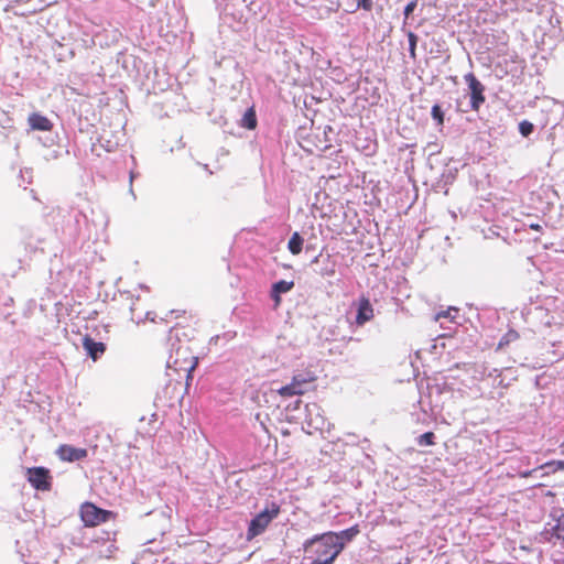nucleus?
<instances>
[{
	"instance_id": "nucleus-17",
	"label": "nucleus",
	"mask_w": 564,
	"mask_h": 564,
	"mask_svg": "<svg viewBox=\"0 0 564 564\" xmlns=\"http://www.w3.org/2000/svg\"><path fill=\"white\" fill-rule=\"evenodd\" d=\"M28 124L33 131L51 132L54 123L41 112H32L28 117Z\"/></svg>"
},
{
	"instance_id": "nucleus-2",
	"label": "nucleus",
	"mask_w": 564,
	"mask_h": 564,
	"mask_svg": "<svg viewBox=\"0 0 564 564\" xmlns=\"http://www.w3.org/2000/svg\"><path fill=\"white\" fill-rule=\"evenodd\" d=\"M329 532L314 534L302 544L303 558L301 564H334L340 555Z\"/></svg>"
},
{
	"instance_id": "nucleus-30",
	"label": "nucleus",
	"mask_w": 564,
	"mask_h": 564,
	"mask_svg": "<svg viewBox=\"0 0 564 564\" xmlns=\"http://www.w3.org/2000/svg\"><path fill=\"white\" fill-rule=\"evenodd\" d=\"M408 42H409V54H410V57L415 59L416 58V45H417V42H419V36L412 32V31H409L408 32Z\"/></svg>"
},
{
	"instance_id": "nucleus-41",
	"label": "nucleus",
	"mask_w": 564,
	"mask_h": 564,
	"mask_svg": "<svg viewBox=\"0 0 564 564\" xmlns=\"http://www.w3.org/2000/svg\"><path fill=\"white\" fill-rule=\"evenodd\" d=\"M377 144L373 143L372 145L368 144L365 147V150L367 151V155H372L376 152Z\"/></svg>"
},
{
	"instance_id": "nucleus-58",
	"label": "nucleus",
	"mask_w": 564,
	"mask_h": 564,
	"mask_svg": "<svg viewBox=\"0 0 564 564\" xmlns=\"http://www.w3.org/2000/svg\"><path fill=\"white\" fill-rule=\"evenodd\" d=\"M175 338H176V340L180 341V337H178V333L177 332L175 333Z\"/></svg>"
},
{
	"instance_id": "nucleus-27",
	"label": "nucleus",
	"mask_w": 564,
	"mask_h": 564,
	"mask_svg": "<svg viewBox=\"0 0 564 564\" xmlns=\"http://www.w3.org/2000/svg\"><path fill=\"white\" fill-rule=\"evenodd\" d=\"M519 333L514 329H509L499 340L497 349H502L509 346L511 343L519 339Z\"/></svg>"
},
{
	"instance_id": "nucleus-21",
	"label": "nucleus",
	"mask_w": 564,
	"mask_h": 564,
	"mask_svg": "<svg viewBox=\"0 0 564 564\" xmlns=\"http://www.w3.org/2000/svg\"><path fill=\"white\" fill-rule=\"evenodd\" d=\"M431 118L433 120L434 127L442 131L445 123L446 113H444V110L442 109V106L433 105L431 108Z\"/></svg>"
},
{
	"instance_id": "nucleus-1",
	"label": "nucleus",
	"mask_w": 564,
	"mask_h": 564,
	"mask_svg": "<svg viewBox=\"0 0 564 564\" xmlns=\"http://www.w3.org/2000/svg\"><path fill=\"white\" fill-rule=\"evenodd\" d=\"M65 218L67 224L63 227V236L67 241L78 238L90 239L93 229L106 225L105 215H96L94 209H90V216L83 210L72 209Z\"/></svg>"
},
{
	"instance_id": "nucleus-57",
	"label": "nucleus",
	"mask_w": 564,
	"mask_h": 564,
	"mask_svg": "<svg viewBox=\"0 0 564 564\" xmlns=\"http://www.w3.org/2000/svg\"><path fill=\"white\" fill-rule=\"evenodd\" d=\"M451 215H452L453 218H456L455 212H451Z\"/></svg>"
},
{
	"instance_id": "nucleus-36",
	"label": "nucleus",
	"mask_w": 564,
	"mask_h": 564,
	"mask_svg": "<svg viewBox=\"0 0 564 564\" xmlns=\"http://www.w3.org/2000/svg\"><path fill=\"white\" fill-rule=\"evenodd\" d=\"M416 6H417L416 0H413V1H410L406 3V6L403 9V14H404L405 19H409L413 14Z\"/></svg>"
},
{
	"instance_id": "nucleus-49",
	"label": "nucleus",
	"mask_w": 564,
	"mask_h": 564,
	"mask_svg": "<svg viewBox=\"0 0 564 564\" xmlns=\"http://www.w3.org/2000/svg\"><path fill=\"white\" fill-rule=\"evenodd\" d=\"M197 364V357H194V362L193 365H191V368L188 370H192L194 368V366H196Z\"/></svg>"
},
{
	"instance_id": "nucleus-45",
	"label": "nucleus",
	"mask_w": 564,
	"mask_h": 564,
	"mask_svg": "<svg viewBox=\"0 0 564 564\" xmlns=\"http://www.w3.org/2000/svg\"><path fill=\"white\" fill-rule=\"evenodd\" d=\"M530 228H531L532 230H535V231H541V230H542V226H541V225H539V224H532V225L530 226Z\"/></svg>"
},
{
	"instance_id": "nucleus-55",
	"label": "nucleus",
	"mask_w": 564,
	"mask_h": 564,
	"mask_svg": "<svg viewBox=\"0 0 564 564\" xmlns=\"http://www.w3.org/2000/svg\"><path fill=\"white\" fill-rule=\"evenodd\" d=\"M169 339H170V340H172V339H173V329L170 332V338H169Z\"/></svg>"
},
{
	"instance_id": "nucleus-46",
	"label": "nucleus",
	"mask_w": 564,
	"mask_h": 564,
	"mask_svg": "<svg viewBox=\"0 0 564 564\" xmlns=\"http://www.w3.org/2000/svg\"><path fill=\"white\" fill-rule=\"evenodd\" d=\"M414 154H415L414 149L410 150V153H409V160H406V163H409V161H411V162L413 161V156H414Z\"/></svg>"
},
{
	"instance_id": "nucleus-54",
	"label": "nucleus",
	"mask_w": 564,
	"mask_h": 564,
	"mask_svg": "<svg viewBox=\"0 0 564 564\" xmlns=\"http://www.w3.org/2000/svg\"><path fill=\"white\" fill-rule=\"evenodd\" d=\"M140 288L143 289V290H149V288L144 284H140Z\"/></svg>"
},
{
	"instance_id": "nucleus-25",
	"label": "nucleus",
	"mask_w": 564,
	"mask_h": 564,
	"mask_svg": "<svg viewBox=\"0 0 564 564\" xmlns=\"http://www.w3.org/2000/svg\"><path fill=\"white\" fill-rule=\"evenodd\" d=\"M305 391V388H296L292 381L276 390V392L283 398L302 395Z\"/></svg>"
},
{
	"instance_id": "nucleus-22",
	"label": "nucleus",
	"mask_w": 564,
	"mask_h": 564,
	"mask_svg": "<svg viewBox=\"0 0 564 564\" xmlns=\"http://www.w3.org/2000/svg\"><path fill=\"white\" fill-rule=\"evenodd\" d=\"M171 346H172V348H171V354H170V357L167 360V367H171L172 362L175 366H177L180 364L181 358H183L184 360H186V358H187V356H186L187 350H188L187 347H183L182 345H178V347L176 349H174V346H175L174 343H172Z\"/></svg>"
},
{
	"instance_id": "nucleus-19",
	"label": "nucleus",
	"mask_w": 564,
	"mask_h": 564,
	"mask_svg": "<svg viewBox=\"0 0 564 564\" xmlns=\"http://www.w3.org/2000/svg\"><path fill=\"white\" fill-rule=\"evenodd\" d=\"M544 469L545 473L543 475H549L551 473H556L557 470H564V460H551L543 465H541L538 468L524 471L522 474V477H530L533 476L536 471Z\"/></svg>"
},
{
	"instance_id": "nucleus-18",
	"label": "nucleus",
	"mask_w": 564,
	"mask_h": 564,
	"mask_svg": "<svg viewBox=\"0 0 564 564\" xmlns=\"http://www.w3.org/2000/svg\"><path fill=\"white\" fill-rule=\"evenodd\" d=\"M54 55L58 62H67L75 57V47L68 43L56 42L53 45Z\"/></svg>"
},
{
	"instance_id": "nucleus-7",
	"label": "nucleus",
	"mask_w": 564,
	"mask_h": 564,
	"mask_svg": "<svg viewBox=\"0 0 564 564\" xmlns=\"http://www.w3.org/2000/svg\"><path fill=\"white\" fill-rule=\"evenodd\" d=\"M524 61L521 59L518 55H513L510 57H503L501 61L497 62L494 66L495 76L499 79L503 78L507 75L518 76L522 73L524 68Z\"/></svg>"
},
{
	"instance_id": "nucleus-50",
	"label": "nucleus",
	"mask_w": 564,
	"mask_h": 564,
	"mask_svg": "<svg viewBox=\"0 0 564 564\" xmlns=\"http://www.w3.org/2000/svg\"><path fill=\"white\" fill-rule=\"evenodd\" d=\"M197 364V357H194V362L193 365H191V368L188 370H192L194 368V366H196Z\"/></svg>"
},
{
	"instance_id": "nucleus-35",
	"label": "nucleus",
	"mask_w": 564,
	"mask_h": 564,
	"mask_svg": "<svg viewBox=\"0 0 564 564\" xmlns=\"http://www.w3.org/2000/svg\"><path fill=\"white\" fill-rule=\"evenodd\" d=\"M517 6H521L523 9L529 11L532 10L533 6H538L540 0H513Z\"/></svg>"
},
{
	"instance_id": "nucleus-38",
	"label": "nucleus",
	"mask_w": 564,
	"mask_h": 564,
	"mask_svg": "<svg viewBox=\"0 0 564 564\" xmlns=\"http://www.w3.org/2000/svg\"><path fill=\"white\" fill-rule=\"evenodd\" d=\"M336 328H337V327H336V326H334V327H329V328H327V329L325 330V335H326V339H327V340H328V339H330V337H332V339H336V338H335V337L337 336Z\"/></svg>"
},
{
	"instance_id": "nucleus-20",
	"label": "nucleus",
	"mask_w": 564,
	"mask_h": 564,
	"mask_svg": "<svg viewBox=\"0 0 564 564\" xmlns=\"http://www.w3.org/2000/svg\"><path fill=\"white\" fill-rule=\"evenodd\" d=\"M239 126L247 130H256L258 127V117L254 106L246 109L241 119L239 120Z\"/></svg>"
},
{
	"instance_id": "nucleus-37",
	"label": "nucleus",
	"mask_w": 564,
	"mask_h": 564,
	"mask_svg": "<svg viewBox=\"0 0 564 564\" xmlns=\"http://www.w3.org/2000/svg\"><path fill=\"white\" fill-rule=\"evenodd\" d=\"M302 403H303V402H302V400L297 398V399H295V400L291 401V402L285 406V410H286V411H291V412H293V411H297V410H300V409H301Z\"/></svg>"
},
{
	"instance_id": "nucleus-16",
	"label": "nucleus",
	"mask_w": 564,
	"mask_h": 564,
	"mask_svg": "<svg viewBox=\"0 0 564 564\" xmlns=\"http://www.w3.org/2000/svg\"><path fill=\"white\" fill-rule=\"evenodd\" d=\"M293 288L294 281L279 280L271 284L269 295L275 308L280 306L282 295L289 293Z\"/></svg>"
},
{
	"instance_id": "nucleus-47",
	"label": "nucleus",
	"mask_w": 564,
	"mask_h": 564,
	"mask_svg": "<svg viewBox=\"0 0 564 564\" xmlns=\"http://www.w3.org/2000/svg\"><path fill=\"white\" fill-rule=\"evenodd\" d=\"M555 539H556V540H561V541L563 542V544H564V532H560V533L554 538V540H555Z\"/></svg>"
},
{
	"instance_id": "nucleus-3",
	"label": "nucleus",
	"mask_w": 564,
	"mask_h": 564,
	"mask_svg": "<svg viewBox=\"0 0 564 564\" xmlns=\"http://www.w3.org/2000/svg\"><path fill=\"white\" fill-rule=\"evenodd\" d=\"M281 511L275 501H267L263 510L251 518L248 524L246 538L251 541L265 531L268 525L275 519Z\"/></svg>"
},
{
	"instance_id": "nucleus-14",
	"label": "nucleus",
	"mask_w": 564,
	"mask_h": 564,
	"mask_svg": "<svg viewBox=\"0 0 564 564\" xmlns=\"http://www.w3.org/2000/svg\"><path fill=\"white\" fill-rule=\"evenodd\" d=\"M56 454L61 460L74 463L85 459L88 456V451L86 448L63 444L57 448Z\"/></svg>"
},
{
	"instance_id": "nucleus-51",
	"label": "nucleus",
	"mask_w": 564,
	"mask_h": 564,
	"mask_svg": "<svg viewBox=\"0 0 564 564\" xmlns=\"http://www.w3.org/2000/svg\"><path fill=\"white\" fill-rule=\"evenodd\" d=\"M197 364V357H194V362L193 365H191V368L188 370H192L194 368V366H196Z\"/></svg>"
},
{
	"instance_id": "nucleus-29",
	"label": "nucleus",
	"mask_w": 564,
	"mask_h": 564,
	"mask_svg": "<svg viewBox=\"0 0 564 564\" xmlns=\"http://www.w3.org/2000/svg\"><path fill=\"white\" fill-rule=\"evenodd\" d=\"M534 124L527 119L520 121L518 124V131L523 138H529L534 132Z\"/></svg>"
},
{
	"instance_id": "nucleus-42",
	"label": "nucleus",
	"mask_w": 564,
	"mask_h": 564,
	"mask_svg": "<svg viewBox=\"0 0 564 564\" xmlns=\"http://www.w3.org/2000/svg\"><path fill=\"white\" fill-rule=\"evenodd\" d=\"M227 336L231 337V335H229V334H224L223 336H219V335L214 336V337H212L210 343H215V344L217 345V343H218L221 338H225V337H227Z\"/></svg>"
},
{
	"instance_id": "nucleus-8",
	"label": "nucleus",
	"mask_w": 564,
	"mask_h": 564,
	"mask_svg": "<svg viewBox=\"0 0 564 564\" xmlns=\"http://www.w3.org/2000/svg\"><path fill=\"white\" fill-rule=\"evenodd\" d=\"M305 422L308 427L319 432H329L334 425L327 421L321 413V406L317 403L305 404Z\"/></svg>"
},
{
	"instance_id": "nucleus-44",
	"label": "nucleus",
	"mask_w": 564,
	"mask_h": 564,
	"mask_svg": "<svg viewBox=\"0 0 564 564\" xmlns=\"http://www.w3.org/2000/svg\"><path fill=\"white\" fill-rule=\"evenodd\" d=\"M129 175H130V183H132L133 180L139 176V173H137L133 170H131Z\"/></svg>"
},
{
	"instance_id": "nucleus-59",
	"label": "nucleus",
	"mask_w": 564,
	"mask_h": 564,
	"mask_svg": "<svg viewBox=\"0 0 564 564\" xmlns=\"http://www.w3.org/2000/svg\"><path fill=\"white\" fill-rule=\"evenodd\" d=\"M104 332L108 333V326H104Z\"/></svg>"
},
{
	"instance_id": "nucleus-6",
	"label": "nucleus",
	"mask_w": 564,
	"mask_h": 564,
	"mask_svg": "<svg viewBox=\"0 0 564 564\" xmlns=\"http://www.w3.org/2000/svg\"><path fill=\"white\" fill-rule=\"evenodd\" d=\"M24 476L28 482L39 491H47L52 488L51 470L44 466L28 467Z\"/></svg>"
},
{
	"instance_id": "nucleus-56",
	"label": "nucleus",
	"mask_w": 564,
	"mask_h": 564,
	"mask_svg": "<svg viewBox=\"0 0 564 564\" xmlns=\"http://www.w3.org/2000/svg\"><path fill=\"white\" fill-rule=\"evenodd\" d=\"M362 444H369V440L368 438H364Z\"/></svg>"
},
{
	"instance_id": "nucleus-33",
	"label": "nucleus",
	"mask_w": 564,
	"mask_h": 564,
	"mask_svg": "<svg viewBox=\"0 0 564 564\" xmlns=\"http://www.w3.org/2000/svg\"><path fill=\"white\" fill-rule=\"evenodd\" d=\"M63 154H68V150L64 149V151H63V148L58 145L57 149H53L52 151H50V153L46 155V159L47 160H57L61 156H63Z\"/></svg>"
},
{
	"instance_id": "nucleus-40",
	"label": "nucleus",
	"mask_w": 564,
	"mask_h": 564,
	"mask_svg": "<svg viewBox=\"0 0 564 564\" xmlns=\"http://www.w3.org/2000/svg\"><path fill=\"white\" fill-rule=\"evenodd\" d=\"M329 133H334V128L330 126H326L324 128V139L325 142H330Z\"/></svg>"
},
{
	"instance_id": "nucleus-34",
	"label": "nucleus",
	"mask_w": 564,
	"mask_h": 564,
	"mask_svg": "<svg viewBox=\"0 0 564 564\" xmlns=\"http://www.w3.org/2000/svg\"><path fill=\"white\" fill-rule=\"evenodd\" d=\"M56 138L57 134L53 133V131L51 130V132H48V134L44 139L41 138L40 141L43 143L44 147L51 148L55 144Z\"/></svg>"
},
{
	"instance_id": "nucleus-48",
	"label": "nucleus",
	"mask_w": 564,
	"mask_h": 564,
	"mask_svg": "<svg viewBox=\"0 0 564 564\" xmlns=\"http://www.w3.org/2000/svg\"><path fill=\"white\" fill-rule=\"evenodd\" d=\"M460 105H462V102L457 99V100H456V105H455V107H456V110H457V111H464V110L460 108Z\"/></svg>"
},
{
	"instance_id": "nucleus-12",
	"label": "nucleus",
	"mask_w": 564,
	"mask_h": 564,
	"mask_svg": "<svg viewBox=\"0 0 564 564\" xmlns=\"http://www.w3.org/2000/svg\"><path fill=\"white\" fill-rule=\"evenodd\" d=\"M313 271L322 278H332L336 273V262L330 254L323 257L322 253L313 258L311 262Z\"/></svg>"
},
{
	"instance_id": "nucleus-23",
	"label": "nucleus",
	"mask_w": 564,
	"mask_h": 564,
	"mask_svg": "<svg viewBox=\"0 0 564 564\" xmlns=\"http://www.w3.org/2000/svg\"><path fill=\"white\" fill-rule=\"evenodd\" d=\"M316 377L311 371H302L293 376L292 382L296 388H305L306 386L312 383Z\"/></svg>"
},
{
	"instance_id": "nucleus-24",
	"label": "nucleus",
	"mask_w": 564,
	"mask_h": 564,
	"mask_svg": "<svg viewBox=\"0 0 564 564\" xmlns=\"http://www.w3.org/2000/svg\"><path fill=\"white\" fill-rule=\"evenodd\" d=\"M304 238L295 231L288 241V249L292 254H299L303 250Z\"/></svg>"
},
{
	"instance_id": "nucleus-60",
	"label": "nucleus",
	"mask_w": 564,
	"mask_h": 564,
	"mask_svg": "<svg viewBox=\"0 0 564 564\" xmlns=\"http://www.w3.org/2000/svg\"><path fill=\"white\" fill-rule=\"evenodd\" d=\"M554 564H564V560L562 562L555 561Z\"/></svg>"
},
{
	"instance_id": "nucleus-9",
	"label": "nucleus",
	"mask_w": 564,
	"mask_h": 564,
	"mask_svg": "<svg viewBox=\"0 0 564 564\" xmlns=\"http://www.w3.org/2000/svg\"><path fill=\"white\" fill-rule=\"evenodd\" d=\"M463 166L464 164H460L459 161H454L453 159H451L448 163L445 164L440 177L433 184V188L437 192H444L445 194H447V186L454 183L459 172V169Z\"/></svg>"
},
{
	"instance_id": "nucleus-28",
	"label": "nucleus",
	"mask_w": 564,
	"mask_h": 564,
	"mask_svg": "<svg viewBox=\"0 0 564 564\" xmlns=\"http://www.w3.org/2000/svg\"><path fill=\"white\" fill-rule=\"evenodd\" d=\"M435 438L436 437H435L434 432L427 431V432L419 435L417 437H415V443L422 447L432 446L435 444Z\"/></svg>"
},
{
	"instance_id": "nucleus-10",
	"label": "nucleus",
	"mask_w": 564,
	"mask_h": 564,
	"mask_svg": "<svg viewBox=\"0 0 564 564\" xmlns=\"http://www.w3.org/2000/svg\"><path fill=\"white\" fill-rule=\"evenodd\" d=\"M549 517L555 522L553 525L551 523H546L543 531L541 532V536L543 541L547 543H553L554 538L560 533L564 532V509L553 507L549 513Z\"/></svg>"
},
{
	"instance_id": "nucleus-43",
	"label": "nucleus",
	"mask_w": 564,
	"mask_h": 564,
	"mask_svg": "<svg viewBox=\"0 0 564 564\" xmlns=\"http://www.w3.org/2000/svg\"><path fill=\"white\" fill-rule=\"evenodd\" d=\"M415 148V144H409V143H403L400 148H399V151H404L406 149H414Z\"/></svg>"
},
{
	"instance_id": "nucleus-52",
	"label": "nucleus",
	"mask_w": 564,
	"mask_h": 564,
	"mask_svg": "<svg viewBox=\"0 0 564 564\" xmlns=\"http://www.w3.org/2000/svg\"><path fill=\"white\" fill-rule=\"evenodd\" d=\"M197 364V357H194V362L193 365H191V368L188 370H192L194 368V366H196Z\"/></svg>"
},
{
	"instance_id": "nucleus-5",
	"label": "nucleus",
	"mask_w": 564,
	"mask_h": 564,
	"mask_svg": "<svg viewBox=\"0 0 564 564\" xmlns=\"http://www.w3.org/2000/svg\"><path fill=\"white\" fill-rule=\"evenodd\" d=\"M112 511L86 501L80 506V519L85 527H96L110 520Z\"/></svg>"
},
{
	"instance_id": "nucleus-15",
	"label": "nucleus",
	"mask_w": 564,
	"mask_h": 564,
	"mask_svg": "<svg viewBox=\"0 0 564 564\" xmlns=\"http://www.w3.org/2000/svg\"><path fill=\"white\" fill-rule=\"evenodd\" d=\"M373 317V307L370 300L361 296L357 302L355 323L358 326L365 325Z\"/></svg>"
},
{
	"instance_id": "nucleus-32",
	"label": "nucleus",
	"mask_w": 564,
	"mask_h": 564,
	"mask_svg": "<svg viewBox=\"0 0 564 564\" xmlns=\"http://www.w3.org/2000/svg\"><path fill=\"white\" fill-rule=\"evenodd\" d=\"M20 183L19 185L22 186L24 184H32L33 178V169L32 167H24L20 170Z\"/></svg>"
},
{
	"instance_id": "nucleus-53",
	"label": "nucleus",
	"mask_w": 564,
	"mask_h": 564,
	"mask_svg": "<svg viewBox=\"0 0 564 564\" xmlns=\"http://www.w3.org/2000/svg\"><path fill=\"white\" fill-rule=\"evenodd\" d=\"M545 496H546V497H554V496H555V492H553V491H551V490H550V491H547V492L545 494Z\"/></svg>"
},
{
	"instance_id": "nucleus-39",
	"label": "nucleus",
	"mask_w": 564,
	"mask_h": 564,
	"mask_svg": "<svg viewBox=\"0 0 564 564\" xmlns=\"http://www.w3.org/2000/svg\"><path fill=\"white\" fill-rule=\"evenodd\" d=\"M434 105L442 106L444 113H447L453 108V105L449 101H440V102H435Z\"/></svg>"
},
{
	"instance_id": "nucleus-13",
	"label": "nucleus",
	"mask_w": 564,
	"mask_h": 564,
	"mask_svg": "<svg viewBox=\"0 0 564 564\" xmlns=\"http://www.w3.org/2000/svg\"><path fill=\"white\" fill-rule=\"evenodd\" d=\"M329 535L333 540V542L336 545V550H338L339 553L344 551L346 545L350 543L360 532L358 524H355L350 528H347L345 530H341L339 532L335 531H328Z\"/></svg>"
},
{
	"instance_id": "nucleus-31",
	"label": "nucleus",
	"mask_w": 564,
	"mask_h": 564,
	"mask_svg": "<svg viewBox=\"0 0 564 564\" xmlns=\"http://www.w3.org/2000/svg\"><path fill=\"white\" fill-rule=\"evenodd\" d=\"M457 316H458V308L451 306L446 311H441L440 313H437L435 316V319L438 321L440 318L444 317V318H449L452 322L457 323L455 321L457 318Z\"/></svg>"
},
{
	"instance_id": "nucleus-11",
	"label": "nucleus",
	"mask_w": 564,
	"mask_h": 564,
	"mask_svg": "<svg viewBox=\"0 0 564 564\" xmlns=\"http://www.w3.org/2000/svg\"><path fill=\"white\" fill-rule=\"evenodd\" d=\"M97 336L100 340H96L89 334H86L82 337V346L86 352V355L91 358L94 361L101 358V356L107 350L106 344L102 341L104 337L100 332L97 333Z\"/></svg>"
},
{
	"instance_id": "nucleus-4",
	"label": "nucleus",
	"mask_w": 564,
	"mask_h": 564,
	"mask_svg": "<svg viewBox=\"0 0 564 564\" xmlns=\"http://www.w3.org/2000/svg\"><path fill=\"white\" fill-rule=\"evenodd\" d=\"M464 80L466 83V96L469 97V107L474 111H478L481 105L486 101L485 97V86L484 84L476 77L474 73H467L464 76Z\"/></svg>"
},
{
	"instance_id": "nucleus-26",
	"label": "nucleus",
	"mask_w": 564,
	"mask_h": 564,
	"mask_svg": "<svg viewBox=\"0 0 564 564\" xmlns=\"http://www.w3.org/2000/svg\"><path fill=\"white\" fill-rule=\"evenodd\" d=\"M350 9L346 10L347 12L354 13L358 10L362 11H371L373 8V1L372 0H350Z\"/></svg>"
}]
</instances>
